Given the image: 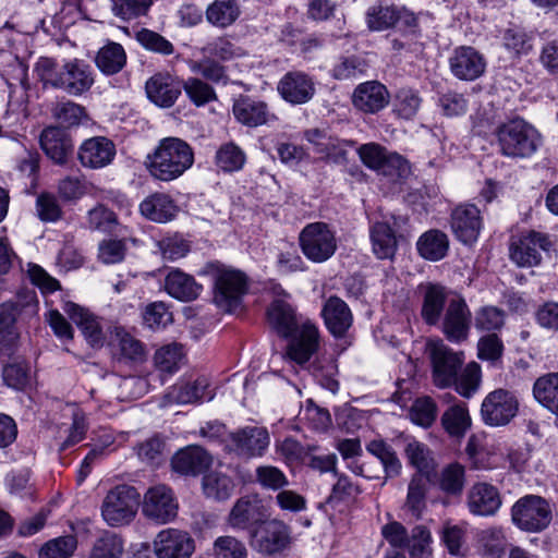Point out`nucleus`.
I'll list each match as a JSON object with an SVG mask.
<instances>
[{
	"mask_svg": "<svg viewBox=\"0 0 558 558\" xmlns=\"http://www.w3.org/2000/svg\"><path fill=\"white\" fill-rule=\"evenodd\" d=\"M126 62L123 47L117 43H109L102 47L96 56L98 69L108 75L120 72Z\"/></svg>",
	"mask_w": 558,
	"mask_h": 558,
	"instance_id": "obj_43",
	"label": "nucleus"
},
{
	"mask_svg": "<svg viewBox=\"0 0 558 558\" xmlns=\"http://www.w3.org/2000/svg\"><path fill=\"white\" fill-rule=\"evenodd\" d=\"M471 311L462 298L451 299L445 310L441 330L451 342H462L468 338L471 327Z\"/></svg>",
	"mask_w": 558,
	"mask_h": 558,
	"instance_id": "obj_18",
	"label": "nucleus"
},
{
	"mask_svg": "<svg viewBox=\"0 0 558 558\" xmlns=\"http://www.w3.org/2000/svg\"><path fill=\"white\" fill-rule=\"evenodd\" d=\"M117 337L121 361L141 363L145 360V347L138 339L122 329H117Z\"/></svg>",
	"mask_w": 558,
	"mask_h": 558,
	"instance_id": "obj_54",
	"label": "nucleus"
},
{
	"mask_svg": "<svg viewBox=\"0 0 558 558\" xmlns=\"http://www.w3.org/2000/svg\"><path fill=\"white\" fill-rule=\"evenodd\" d=\"M481 381V367L477 363L471 362L463 368L460 376L457 375V381L452 386L461 397L470 399L480 389Z\"/></svg>",
	"mask_w": 558,
	"mask_h": 558,
	"instance_id": "obj_50",
	"label": "nucleus"
},
{
	"mask_svg": "<svg viewBox=\"0 0 558 558\" xmlns=\"http://www.w3.org/2000/svg\"><path fill=\"white\" fill-rule=\"evenodd\" d=\"M422 318L427 325L435 326L440 322V315L445 308L447 300L446 289L437 283H427L422 287Z\"/></svg>",
	"mask_w": 558,
	"mask_h": 558,
	"instance_id": "obj_35",
	"label": "nucleus"
},
{
	"mask_svg": "<svg viewBox=\"0 0 558 558\" xmlns=\"http://www.w3.org/2000/svg\"><path fill=\"white\" fill-rule=\"evenodd\" d=\"M299 243L304 256L313 263L328 260L337 250L335 232L320 221L306 225L300 232Z\"/></svg>",
	"mask_w": 558,
	"mask_h": 558,
	"instance_id": "obj_10",
	"label": "nucleus"
},
{
	"mask_svg": "<svg viewBox=\"0 0 558 558\" xmlns=\"http://www.w3.org/2000/svg\"><path fill=\"white\" fill-rule=\"evenodd\" d=\"M144 324L155 330L165 328L172 322V314L163 302H153L145 307L143 313Z\"/></svg>",
	"mask_w": 558,
	"mask_h": 558,
	"instance_id": "obj_62",
	"label": "nucleus"
},
{
	"mask_svg": "<svg viewBox=\"0 0 558 558\" xmlns=\"http://www.w3.org/2000/svg\"><path fill=\"white\" fill-rule=\"evenodd\" d=\"M214 281V302L227 313L241 308L243 296L247 292V277L244 272L225 265H210Z\"/></svg>",
	"mask_w": 558,
	"mask_h": 558,
	"instance_id": "obj_5",
	"label": "nucleus"
},
{
	"mask_svg": "<svg viewBox=\"0 0 558 558\" xmlns=\"http://www.w3.org/2000/svg\"><path fill=\"white\" fill-rule=\"evenodd\" d=\"M202 487L206 497L220 501L231 497L235 484L227 474L210 472L204 475Z\"/></svg>",
	"mask_w": 558,
	"mask_h": 558,
	"instance_id": "obj_44",
	"label": "nucleus"
},
{
	"mask_svg": "<svg viewBox=\"0 0 558 558\" xmlns=\"http://www.w3.org/2000/svg\"><path fill=\"white\" fill-rule=\"evenodd\" d=\"M140 495L135 487L118 485L106 495L101 505V515L110 526H123L130 524L136 513Z\"/></svg>",
	"mask_w": 558,
	"mask_h": 558,
	"instance_id": "obj_7",
	"label": "nucleus"
},
{
	"mask_svg": "<svg viewBox=\"0 0 558 558\" xmlns=\"http://www.w3.org/2000/svg\"><path fill=\"white\" fill-rule=\"evenodd\" d=\"M209 383L207 378L199 377L190 383H178L172 386L167 393L171 402L179 404L196 403L204 400H211L214 395L208 390Z\"/></svg>",
	"mask_w": 558,
	"mask_h": 558,
	"instance_id": "obj_34",
	"label": "nucleus"
},
{
	"mask_svg": "<svg viewBox=\"0 0 558 558\" xmlns=\"http://www.w3.org/2000/svg\"><path fill=\"white\" fill-rule=\"evenodd\" d=\"M411 421L424 428L430 427L437 417V404L428 396L417 398L409 411Z\"/></svg>",
	"mask_w": 558,
	"mask_h": 558,
	"instance_id": "obj_52",
	"label": "nucleus"
},
{
	"mask_svg": "<svg viewBox=\"0 0 558 558\" xmlns=\"http://www.w3.org/2000/svg\"><path fill=\"white\" fill-rule=\"evenodd\" d=\"M422 104L418 93L409 87L398 89L392 100V111L396 116L404 120L413 119Z\"/></svg>",
	"mask_w": 558,
	"mask_h": 558,
	"instance_id": "obj_45",
	"label": "nucleus"
},
{
	"mask_svg": "<svg viewBox=\"0 0 558 558\" xmlns=\"http://www.w3.org/2000/svg\"><path fill=\"white\" fill-rule=\"evenodd\" d=\"M483 555L485 558H502L505 555L506 538L501 529H487L481 537Z\"/></svg>",
	"mask_w": 558,
	"mask_h": 558,
	"instance_id": "obj_59",
	"label": "nucleus"
},
{
	"mask_svg": "<svg viewBox=\"0 0 558 558\" xmlns=\"http://www.w3.org/2000/svg\"><path fill=\"white\" fill-rule=\"evenodd\" d=\"M40 146L46 155L56 163H65L73 150L72 140L66 132L57 126L45 129L40 135Z\"/></svg>",
	"mask_w": 558,
	"mask_h": 558,
	"instance_id": "obj_30",
	"label": "nucleus"
},
{
	"mask_svg": "<svg viewBox=\"0 0 558 558\" xmlns=\"http://www.w3.org/2000/svg\"><path fill=\"white\" fill-rule=\"evenodd\" d=\"M140 210L147 219L165 223L175 217L178 207L169 196L165 194H154L141 203Z\"/></svg>",
	"mask_w": 558,
	"mask_h": 558,
	"instance_id": "obj_36",
	"label": "nucleus"
},
{
	"mask_svg": "<svg viewBox=\"0 0 558 558\" xmlns=\"http://www.w3.org/2000/svg\"><path fill=\"white\" fill-rule=\"evenodd\" d=\"M519 411V401L513 392L507 389H496L489 392L481 405L483 422L492 427L509 424Z\"/></svg>",
	"mask_w": 558,
	"mask_h": 558,
	"instance_id": "obj_12",
	"label": "nucleus"
},
{
	"mask_svg": "<svg viewBox=\"0 0 558 558\" xmlns=\"http://www.w3.org/2000/svg\"><path fill=\"white\" fill-rule=\"evenodd\" d=\"M366 450L380 461L386 478L397 477L400 474L402 464L390 445L384 440H372L367 444Z\"/></svg>",
	"mask_w": 558,
	"mask_h": 558,
	"instance_id": "obj_42",
	"label": "nucleus"
},
{
	"mask_svg": "<svg viewBox=\"0 0 558 558\" xmlns=\"http://www.w3.org/2000/svg\"><path fill=\"white\" fill-rule=\"evenodd\" d=\"M51 114L65 126L78 125L87 118L85 108L71 100L56 102L51 108Z\"/></svg>",
	"mask_w": 558,
	"mask_h": 558,
	"instance_id": "obj_53",
	"label": "nucleus"
},
{
	"mask_svg": "<svg viewBox=\"0 0 558 558\" xmlns=\"http://www.w3.org/2000/svg\"><path fill=\"white\" fill-rule=\"evenodd\" d=\"M270 444V436L266 427L244 426L230 432L223 439V449L228 453L241 459L260 458Z\"/></svg>",
	"mask_w": 558,
	"mask_h": 558,
	"instance_id": "obj_8",
	"label": "nucleus"
},
{
	"mask_svg": "<svg viewBox=\"0 0 558 558\" xmlns=\"http://www.w3.org/2000/svg\"><path fill=\"white\" fill-rule=\"evenodd\" d=\"M427 492V478L418 473L413 474L408 485V494L403 508L415 519H420L426 509Z\"/></svg>",
	"mask_w": 558,
	"mask_h": 558,
	"instance_id": "obj_38",
	"label": "nucleus"
},
{
	"mask_svg": "<svg viewBox=\"0 0 558 558\" xmlns=\"http://www.w3.org/2000/svg\"><path fill=\"white\" fill-rule=\"evenodd\" d=\"M450 225L461 243L472 245L477 241L483 226L480 209L473 204L457 206L451 213Z\"/></svg>",
	"mask_w": 558,
	"mask_h": 558,
	"instance_id": "obj_19",
	"label": "nucleus"
},
{
	"mask_svg": "<svg viewBox=\"0 0 558 558\" xmlns=\"http://www.w3.org/2000/svg\"><path fill=\"white\" fill-rule=\"evenodd\" d=\"M29 367L24 360L15 359L3 366L2 377L7 386L23 389L28 383Z\"/></svg>",
	"mask_w": 558,
	"mask_h": 558,
	"instance_id": "obj_60",
	"label": "nucleus"
},
{
	"mask_svg": "<svg viewBox=\"0 0 558 558\" xmlns=\"http://www.w3.org/2000/svg\"><path fill=\"white\" fill-rule=\"evenodd\" d=\"M166 292L182 302H191L196 300L201 292L202 286L198 284L194 277L175 268L171 269L165 278Z\"/></svg>",
	"mask_w": 558,
	"mask_h": 558,
	"instance_id": "obj_32",
	"label": "nucleus"
},
{
	"mask_svg": "<svg viewBox=\"0 0 558 558\" xmlns=\"http://www.w3.org/2000/svg\"><path fill=\"white\" fill-rule=\"evenodd\" d=\"M38 80L45 88L62 90L70 96H82L94 85L92 66L82 59L63 60L40 57L34 66Z\"/></svg>",
	"mask_w": 558,
	"mask_h": 558,
	"instance_id": "obj_1",
	"label": "nucleus"
},
{
	"mask_svg": "<svg viewBox=\"0 0 558 558\" xmlns=\"http://www.w3.org/2000/svg\"><path fill=\"white\" fill-rule=\"evenodd\" d=\"M439 488L447 495L459 496L465 485V471L459 463L446 465L438 477Z\"/></svg>",
	"mask_w": 558,
	"mask_h": 558,
	"instance_id": "obj_47",
	"label": "nucleus"
},
{
	"mask_svg": "<svg viewBox=\"0 0 558 558\" xmlns=\"http://www.w3.org/2000/svg\"><path fill=\"white\" fill-rule=\"evenodd\" d=\"M551 242L544 233L529 231L510 243V259L519 267H534L542 260V253L549 251Z\"/></svg>",
	"mask_w": 558,
	"mask_h": 558,
	"instance_id": "obj_14",
	"label": "nucleus"
},
{
	"mask_svg": "<svg viewBox=\"0 0 558 558\" xmlns=\"http://www.w3.org/2000/svg\"><path fill=\"white\" fill-rule=\"evenodd\" d=\"M112 13L123 20L131 21L146 15L153 0H110Z\"/></svg>",
	"mask_w": 558,
	"mask_h": 558,
	"instance_id": "obj_55",
	"label": "nucleus"
},
{
	"mask_svg": "<svg viewBox=\"0 0 558 558\" xmlns=\"http://www.w3.org/2000/svg\"><path fill=\"white\" fill-rule=\"evenodd\" d=\"M35 211L36 216L44 222H57L63 215L57 197L47 192L37 195Z\"/></svg>",
	"mask_w": 558,
	"mask_h": 558,
	"instance_id": "obj_57",
	"label": "nucleus"
},
{
	"mask_svg": "<svg viewBox=\"0 0 558 558\" xmlns=\"http://www.w3.org/2000/svg\"><path fill=\"white\" fill-rule=\"evenodd\" d=\"M267 320L280 337L288 338L301 320L294 307L283 300H275L267 310Z\"/></svg>",
	"mask_w": 558,
	"mask_h": 558,
	"instance_id": "obj_33",
	"label": "nucleus"
},
{
	"mask_svg": "<svg viewBox=\"0 0 558 558\" xmlns=\"http://www.w3.org/2000/svg\"><path fill=\"white\" fill-rule=\"evenodd\" d=\"M117 154L114 143L105 136L85 140L78 148V160L83 167L97 170L110 165Z\"/></svg>",
	"mask_w": 558,
	"mask_h": 558,
	"instance_id": "obj_22",
	"label": "nucleus"
},
{
	"mask_svg": "<svg viewBox=\"0 0 558 558\" xmlns=\"http://www.w3.org/2000/svg\"><path fill=\"white\" fill-rule=\"evenodd\" d=\"M211 464V454L197 445H191L180 449L171 460L174 472L191 476L204 473Z\"/></svg>",
	"mask_w": 558,
	"mask_h": 558,
	"instance_id": "obj_27",
	"label": "nucleus"
},
{
	"mask_svg": "<svg viewBox=\"0 0 558 558\" xmlns=\"http://www.w3.org/2000/svg\"><path fill=\"white\" fill-rule=\"evenodd\" d=\"M511 519L513 524L520 530L537 533L549 525L551 508L543 497L526 495L512 506Z\"/></svg>",
	"mask_w": 558,
	"mask_h": 558,
	"instance_id": "obj_9",
	"label": "nucleus"
},
{
	"mask_svg": "<svg viewBox=\"0 0 558 558\" xmlns=\"http://www.w3.org/2000/svg\"><path fill=\"white\" fill-rule=\"evenodd\" d=\"M5 485L12 495L22 498L34 495V485L31 483V472L28 470L10 472L5 477Z\"/></svg>",
	"mask_w": 558,
	"mask_h": 558,
	"instance_id": "obj_63",
	"label": "nucleus"
},
{
	"mask_svg": "<svg viewBox=\"0 0 558 558\" xmlns=\"http://www.w3.org/2000/svg\"><path fill=\"white\" fill-rule=\"evenodd\" d=\"M390 100L387 87L378 81H367L359 84L352 94L353 106L369 114H375L386 108Z\"/></svg>",
	"mask_w": 558,
	"mask_h": 558,
	"instance_id": "obj_23",
	"label": "nucleus"
},
{
	"mask_svg": "<svg viewBox=\"0 0 558 558\" xmlns=\"http://www.w3.org/2000/svg\"><path fill=\"white\" fill-rule=\"evenodd\" d=\"M179 504L173 490L163 484L149 487L144 495L142 504L143 514L158 523L166 524L178 515Z\"/></svg>",
	"mask_w": 558,
	"mask_h": 558,
	"instance_id": "obj_13",
	"label": "nucleus"
},
{
	"mask_svg": "<svg viewBox=\"0 0 558 558\" xmlns=\"http://www.w3.org/2000/svg\"><path fill=\"white\" fill-rule=\"evenodd\" d=\"M371 240L374 254L380 258H391L397 250L396 235L386 222H376L371 228Z\"/></svg>",
	"mask_w": 558,
	"mask_h": 558,
	"instance_id": "obj_41",
	"label": "nucleus"
},
{
	"mask_svg": "<svg viewBox=\"0 0 558 558\" xmlns=\"http://www.w3.org/2000/svg\"><path fill=\"white\" fill-rule=\"evenodd\" d=\"M256 483L265 489L281 490L289 485L286 474L274 465H259L255 470Z\"/></svg>",
	"mask_w": 558,
	"mask_h": 558,
	"instance_id": "obj_56",
	"label": "nucleus"
},
{
	"mask_svg": "<svg viewBox=\"0 0 558 558\" xmlns=\"http://www.w3.org/2000/svg\"><path fill=\"white\" fill-rule=\"evenodd\" d=\"M277 89L286 101L292 105H302L313 98L315 84L306 73L290 71L281 77Z\"/></svg>",
	"mask_w": 558,
	"mask_h": 558,
	"instance_id": "obj_24",
	"label": "nucleus"
},
{
	"mask_svg": "<svg viewBox=\"0 0 558 558\" xmlns=\"http://www.w3.org/2000/svg\"><path fill=\"white\" fill-rule=\"evenodd\" d=\"M468 508L475 515H493L501 506L498 489L487 483L474 484L468 493Z\"/></svg>",
	"mask_w": 558,
	"mask_h": 558,
	"instance_id": "obj_28",
	"label": "nucleus"
},
{
	"mask_svg": "<svg viewBox=\"0 0 558 558\" xmlns=\"http://www.w3.org/2000/svg\"><path fill=\"white\" fill-rule=\"evenodd\" d=\"M416 246L423 258L437 262L447 255L449 240L445 232L433 229L420 236Z\"/></svg>",
	"mask_w": 558,
	"mask_h": 558,
	"instance_id": "obj_37",
	"label": "nucleus"
},
{
	"mask_svg": "<svg viewBox=\"0 0 558 558\" xmlns=\"http://www.w3.org/2000/svg\"><path fill=\"white\" fill-rule=\"evenodd\" d=\"M287 347V355L299 365L306 364L317 352L320 343V333L317 325L310 319L301 320L295 327Z\"/></svg>",
	"mask_w": 558,
	"mask_h": 558,
	"instance_id": "obj_16",
	"label": "nucleus"
},
{
	"mask_svg": "<svg viewBox=\"0 0 558 558\" xmlns=\"http://www.w3.org/2000/svg\"><path fill=\"white\" fill-rule=\"evenodd\" d=\"M147 97L157 106L171 107L182 92V83L167 72L153 75L145 85Z\"/></svg>",
	"mask_w": 558,
	"mask_h": 558,
	"instance_id": "obj_26",
	"label": "nucleus"
},
{
	"mask_svg": "<svg viewBox=\"0 0 558 558\" xmlns=\"http://www.w3.org/2000/svg\"><path fill=\"white\" fill-rule=\"evenodd\" d=\"M405 456L411 465L418 474L427 475L434 469V458L429 448L417 440H411L404 449Z\"/></svg>",
	"mask_w": 558,
	"mask_h": 558,
	"instance_id": "obj_48",
	"label": "nucleus"
},
{
	"mask_svg": "<svg viewBox=\"0 0 558 558\" xmlns=\"http://www.w3.org/2000/svg\"><path fill=\"white\" fill-rule=\"evenodd\" d=\"M146 167L151 174L179 175L194 163L192 147L179 137L162 138L151 154L146 157Z\"/></svg>",
	"mask_w": 558,
	"mask_h": 558,
	"instance_id": "obj_3",
	"label": "nucleus"
},
{
	"mask_svg": "<svg viewBox=\"0 0 558 558\" xmlns=\"http://www.w3.org/2000/svg\"><path fill=\"white\" fill-rule=\"evenodd\" d=\"M451 73L461 81H474L481 77L486 69L484 56L471 46L457 47L449 58Z\"/></svg>",
	"mask_w": 558,
	"mask_h": 558,
	"instance_id": "obj_20",
	"label": "nucleus"
},
{
	"mask_svg": "<svg viewBox=\"0 0 558 558\" xmlns=\"http://www.w3.org/2000/svg\"><path fill=\"white\" fill-rule=\"evenodd\" d=\"M123 551V538L116 533L107 531L95 541L89 558H122Z\"/></svg>",
	"mask_w": 558,
	"mask_h": 558,
	"instance_id": "obj_46",
	"label": "nucleus"
},
{
	"mask_svg": "<svg viewBox=\"0 0 558 558\" xmlns=\"http://www.w3.org/2000/svg\"><path fill=\"white\" fill-rule=\"evenodd\" d=\"M137 41L147 50L160 53L163 56H170L174 51L173 45L160 34L142 28L136 33Z\"/></svg>",
	"mask_w": 558,
	"mask_h": 558,
	"instance_id": "obj_61",
	"label": "nucleus"
},
{
	"mask_svg": "<svg viewBox=\"0 0 558 558\" xmlns=\"http://www.w3.org/2000/svg\"><path fill=\"white\" fill-rule=\"evenodd\" d=\"M252 538L253 547L264 555L279 554L287 549L292 541L289 525L278 519L263 522L254 530Z\"/></svg>",
	"mask_w": 558,
	"mask_h": 558,
	"instance_id": "obj_15",
	"label": "nucleus"
},
{
	"mask_svg": "<svg viewBox=\"0 0 558 558\" xmlns=\"http://www.w3.org/2000/svg\"><path fill=\"white\" fill-rule=\"evenodd\" d=\"M232 111L235 119L248 128L268 124L277 119L269 111L266 102L250 97L238 99L233 105Z\"/></svg>",
	"mask_w": 558,
	"mask_h": 558,
	"instance_id": "obj_29",
	"label": "nucleus"
},
{
	"mask_svg": "<svg viewBox=\"0 0 558 558\" xmlns=\"http://www.w3.org/2000/svg\"><path fill=\"white\" fill-rule=\"evenodd\" d=\"M77 548L74 535H64L46 542L39 549V558H70Z\"/></svg>",
	"mask_w": 558,
	"mask_h": 558,
	"instance_id": "obj_51",
	"label": "nucleus"
},
{
	"mask_svg": "<svg viewBox=\"0 0 558 558\" xmlns=\"http://www.w3.org/2000/svg\"><path fill=\"white\" fill-rule=\"evenodd\" d=\"M153 545L157 558H191L195 551V541L190 533L173 527L158 532Z\"/></svg>",
	"mask_w": 558,
	"mask_h": 558,
	"instance_id": "obj_17",
	"label": "nucleus"
},
{
	"mask_svg": "<svg viewBox=\"0 0 558 558\" xmlns=\"http://www.w3.org/2000/svg\"><path fill=\"white\" fill-rule=\"evenodd\" d=\"M64 311L92 347L102 345V328L94 314L72 302L65 304Z\"/></svg>",
	"mask_w": 558,
	"mask_h": 558,
	"instance_id": "obj_31",
	"label": "nucleus"
},
{
	"mask_svg": "<svg viewBox=\"0 0 558 558\" xmlns=\"http://www.w3.org/2000/svg\"><path fill=\"white\" fill-rule=\"evenodd\" d=\"M322 317L327 330L337 339L344 338L353 324V314L349 305L336 295L325 301Z\"/></svg>",
	"mask_w": 558,
	"mask_h": 558,
	"instance_id": "obj_25",
	"label": "nucleus"
},
{
	"mask_svg": "<svg viewBox=\"0 0 558 558\" xmlns=\"http://www.w3.org/2000/svg\"><path fill=\"white\" fill-rule=\"evenodd\" d=\"M441 426L451 436L461 438L471 427L472 421L465 403L450 405L441 415Z\"/></svg>",
	"mask_w": 558,
	"mask_h": 558,
	"instance_id": "obj_39",
	"label": "nucleus"
},
{
	"mask_svg": "<svg viewBox=\"0 0 558 558\" xmlns=\"http://www.w3.org/2000/svg\"><path fill=\"white\" fill-rule=\"evenodd\" d=\"M39 302L35 291L19 292L0 305V355L11 357L17 350V320H31L38 315Z\"/></svg>",
	"mask_w": 558,
	"mask_h": 558,
	"instance_id": "obj_2",
	"label": "nucleus"
},
{
	"mask_svg": "<svg viewBox=\"0 0 558 558\" xmlns=\"http://www.w3.org/2000/svg\"><path fill=\"white\" fill-rule=\"evenodd\" d=\"M426 352L432 363L433 383L438 388H448L457 381L464 363L463 352H457L442 340H429Z\"/></svg>",
	"mask_w": 558,
	"mask_h": 558,
	"instance_id": "obj_6",
	"label": "nucleus"
},
{
	"mask_svg": "<svg viewBox=\"0 0 558 558\" xmlns=\"http://www.w3.org/2000/svg\"><path fill=\"white\" fill-rule=\"evenodd\" d=\"M265 518L263 500L256 494L239 498L231 508L227 522L233 530H247Z\"/></svg>",
	"mask_w": 558,
	"mask_h": 558,
	"instance_id": "obj_21",
	"label": "nucleus"
},
{
	"mask_svg": "<svg viewBox=\"0 0 558 558\" xmlns=\"http://www.w3.org/2000/svg\"><path fill=\"white\" fill-rule=\"evenodd\" d=\"M217 165L228 172L239 171L245 162L243 151L233 144H227L217 151Z\"/></svg>",
	"mask_w": 558,
	"mask_h": 558,
	"instance_id": "obj_64",
	"label": "nucleus"
},
{
	"mask_svg": "<svg viewBox=\"0 0 558 558\" xmlns=\"http://www.w3.org/2000/svg\"><path fill=\"white\" fill-rule=\"evenodd\" d=\"M496 136L501 154L512 158L530 157L542 144L539 132L522 118L500 124Z\"/></svg>",
	"mask_w": 558,
	"mask_h": 558,
	"instance_id": "obj_4",
	"label": "nucleus"
},
{
	"mask_svg": "<svg viewBox=\"0 0 558 558\" xmlns=\"http://www.w3.org/2000/svg\"><path fill=\"white\" fill-rule=\"evenodd\" d=\"M184 359L183 347L178 343L167 344L155 352V366L162 373L177 372Z\"/></svg>",
	"mask_w": 558,
	"mask_h": 558,
	"instance_id": "obj_49",
	"label": "nucleus"
},
{
	"mask_svg": "<svg viewBox=\"0 0 558 558\" xmlns=\"http://www.w3.org/2000/svg\"><path fill=\"white\" fill-rule=\"evenodd\" d=\"M215 558H247L245 545L234 536H219L213 545Z\"/></svg>",
	"mask_w": 558,
	"mask_h": 558,
	"instance_id": "obj_58",
	"label": "nucleus"
},
{
	"mask_svg": "<svg viewBox=\"0 0 558 558\" xmlns=\"http://www.w3.org/2000/svg\"><path fill=\"white\" fill-rule=\"evenodd\" d=\"M240 14L236 0H215L207 7L206 20L214 26L225 28L232 25Z\"/></svg>",
	"mask_w": 558,
	"mask_h": 558,
	"instance_id": "obj_40",
	"label": "nucleus"
},
{
	"mask_svg": "<svg viewBox=\"0 0 558 558\" xmlns=\"http://www.w3.org/2000/svg\"><path fill=\"white\" fill-rule=\"evenodd\" d=\"M361 162L372 171L384 170L392 174H407L412 171L410 161L397 151L385 146L369 142L356 148Z\"/></svg>",
	"mask_w": 558,
	"mask_h": 558,
	"instance_id": "obj_11",
	"label": "nucleus"
}]
</instances>
